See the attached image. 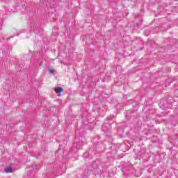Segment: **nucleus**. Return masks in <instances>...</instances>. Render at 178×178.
Segmentation results:
<instances>
[{
  "label": "nucleus",
  "instance_id": "3",
  "mask_svg": "<svg viewBox=\"0 0 178 178\" xmlns=\"http://www.w3.org/2000/svg\"><path fill=\"white\" fill-rule=\"evenodd\" d=\"M54 72H55L54 70H49V72H50V73H54Z\"/></svg>",
  "mask_w": 178,
  "mask_h": 178
},
{
  "label": "nucleus",
  "instance_id": "5",
  "mask_svg": "<svg viewBox=\"0 0 178 178\" xmlns=\"http://www.w3.org/2000/svg\"><path fill=\"white\" fill-rule=\"evenodd\" d=\"M102 130H104V127H102Z\"/></svg>",
  "mask_w": 178,
  "mask_h": 178
},
{
  "label": "nucleus",
  "instance_id": "2",
  "mask_svg": "<svg viewBox=\"0 0 178 178\" xmlns=\"http://www.w3.org/2000/svg\"><path fill=\"white\" fill-rule=\"evenodd\" d=\"M4 172H6V173H12V172H13V170H12L11 167H6L4 169Z\"/></svg>",
  "mask_w": 178,
  "mask_h": 178
},
{
  "label": "nucleus",
  "instance_id": "4",
  "mask_svg": "<svg viewBox=\"0 0 178 178\" xmlns=\"http://www.w3.org/2000/svg\"><path fill=\"white\" fill-rule=\"evenodd\" d=\"M87 155V153L83 154V156H86Z\"/></svg>",
  "mask_w": 178,
  "mask_h": 178
},
{
  "label": "nucleus",
  "instance_id": "1",
  "mask_svg": "<svg viewBox=\"0 0 178 178\" xmlns=\"http://www.w3.org/2000/svg\"><path fill=\"white\" fill-rule=\"evenodd\" d=\"M55 91L56 94H58V97H60V95H62V91H63V88L61 87H57L55 88Z\"/></svg>",
  "mask_w": 178,
  "mask_h": 178
}]
</instances>
